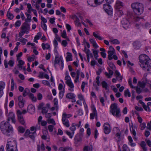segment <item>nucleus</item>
I'll return each instance as SVG.
<instances>
[{
  "instance_id": "1",
  "label": "nucleus",
  "mask_w": 151,
  "mask_h": 151,
  "mask_svg": "<svg viewBox=\"0 0 151 151\" xmlns=\"http://www.w3.org/2000/svg\"><path fill=\"white\" fill-rule=\"evenodd\" d=\"M9 116L6 121H3L0 124V128L1 132L4 135L8 137L11 136L13 134L14 130L12 126L9 123L11 118L9 115Z\"/></svg>"
},
{
  "instance_id": "2",
  "label": "nucleus",
  "mask_w": 151,
  "mask_h": 151,
  "mask_svg": "<svg viewBox=\"0 0 151 151\" xmlns=\"http://www.w3.org/2000/svg\"><path fill=\"white\" fill-rule=\"evenodd\" d=\"M139 64L143 69L147 71H151V60L146 55L142 54L139 57Z\"/></svg>"
},
{
  "instance_id": "3",
  "label": "nucleus",
  "mask_w": 151,
  "mask_h": 151,
  "mask_svg": "<svg viewBox=\"0 0 151 151\" xmlns=\"http://www.w3.org/2000/svg\"><path fill=\"white\" fill-rule=\"evenodd\" d=\"M131 6L135 14L139 15L143 12L144 7L141 3H135L131 4Z\"/></svg>"
},
{
  "instance_id": "4",
  "label": "nucleus",
  "mask_w": 151,
  "mask_h": 151,
  "mask_svg": "<svg viewBox=\"0 0 151 151\" xmlns=\"http://www.w3.org/2000/svg\"><path fill=\"white\" fill-rule=\"evenodd\" d=\"M110 112L114 116L117 117H119L120 115V110L119 108H118L116 103L112 104L110 106Z\"/></svg>"
},
{
  "instance_id": "5",
  "label": "nucleus",
  "mask_w": 151,
  "mask_h": 151,
  "mask_svg": "<svg viewBox=\"0 0 151 151\" xmlns=\"http://www.w3.org/2000/svg\"><path fill=\"white\" fill-rule=\"evenodd\" d=\"M6 149V151H18L16 141L14 140L8 141Z\"/></svg>"
},
{
  "instance_id": "6",
  "label": "nucleus",
  "mask_w": 151,
  "mask_h": 151,
  "mask_svg": "<svg viewBox=\"0 0 151 151\" xmlns=\"http://www.w3.org/2000/svg\"><path fill=\"white\" fill-rule=\"evenodd\" d=\"M114 0H105L108 4H105L103 5V8L105 12L109 15H111L113 13V9L109 4L113 2Z\"/></svg>"
},
{
  "instance_id": "7",
  "label": "nucleus",
  "mask_w": 151,
  "mask_h": 151,
  "mask_svg": "<svg viewBox=\"0 0 151 151\" xmlns=\"http://www.w3.org/2000/svg\"><path fill=\"white\" fill-rule=\"evenodd\" d=\"M91 108L93 110V113L90 114V118L91 119H93L94 116H95L96 119V120H98V116L97 112L96 109L93 105H92L91 106Z\"/></svg>"
},
{
  "instance_id": "8",
  "label": "nucleus",
  "mask_w": 151,
  "mask_h": 151,
  "mask_svg": "<svg viewBox=\"0 0 151 151\" xmlns=\"http://www.w3.org/2000/svg\"><path fill=\"white\" fill-rule=\"evenodd\" d=\"M104 132L106 134H109L111 131L110 126L107 122L105 123L104 125Z\"/></svg>"
},
{
  "instance_id": "9",
  "label": "nucleus",
  "mask_w": 151,
  "mask_h": 151,
  "mask_svg": "<svg viewBox=\"0 0 151 151\" xmlns=\"http://www.w3.org/2000/svg\"><path fill=\"white\" fill-rule=\"evenodd\" d=\"M122 27L125 29H127L130 26L128 20L126 18L123 19L121 21Z\"/></svg>"
},
{
  "instance_id": "10",
  "label": "nucleus",
  "mask_w": 151,
  "mask_h": 151,
  "mask_svg": "<svg viewBox=\"0 0 151 151\" xmlns=\"http://www.w3.org/2000/svg\"><path fill=\"white\" fill-rule=\"evenodd\" d=\"M27 111L31 114L34 113L35 111V108L32 105H29L27 108Z\"/></svg>"
},
{
  "instance_id": "11",
  "label": "nucleus",
  "mask_w": 151,
  "mask_h": 151,
  "mask_svg": "<svg viewBox=\"0 0 151 151\" xmlns=\"http://www.w3.org/2000/svg\"><path fill=\"white\" fill-rule=\"evenodd\" d=\"M124 6L123 3L121 1L117 0L116 1L115 5V8L116 9H119Z\"/></svg>"
},
{
  "instance_id": "12",
  "label": "nucleus",
  "mask_w": 151,
  "mask_h": 151,
  "mask_svg": "<svg viewBox=\"0 0 151 151\" xmlns=\"http://www.w3.org/2000/svg\"><path fill=\"white\" fill-rule=\"evenodd\" d=\"M5 86V83L3 81H0V98L3 94V89Z\"/></svg>"
},
{
  "instance_id": "13",
  "label": "nucleus",
  "mask_w": 151,
  "mask_h": 151,
  "mask_svg": "<svg viewBox=\"0 0 151 151\" xmlns=\"http://www.w3.org/2000/svg\"><path fill=\"white\" fill-rule=\"evenodd\" d=\"M30 28L29 24L26 22L23 23L21 27L22 30L24 31L25 30H29Z\"/></svg>"
},
{
  "instance_id": "14",
  "label": "nucleus",
  "mask_w": 151,
  "mask_h": 151,
  "mask_svg": "<svg viewBox=\"0 0 151 151\" xmlns=\"http://www.w3.org/2000/svg\"><path fill=\"white\" fill-rule=\"evenodd\" d=\"M40 148L42 151H44L45 150V145L43 142L42 141L41 145H37V151H40Z\"/></svg>"
},
{
  "instance_id": "15",
  "label": "nucleus",
  "mask_w": 151,
  "mask_h": 151,
  "mask_svg": "<svg viewBox=\"0 0 151 151\" xmlns=\"http://www.w3.org/2000/svg\"><path fill=\"white\" fill-rule=\"evenodd\" d=\"M115 73L116 75V78L117 80L118 81L120 80L122 81L123 79V77L120 74L118 70H116L115 71Z\"/></svg>"
},
{
  "instance_id": "16",
  "label": "nucleus",
  "mask_w": 151,
  "mask_h": 151,
  "mask_svg": "<svg viewBox=\"0 0 151 151\" xmlns=\"http://www.w3.org/2000/svg\"><path fill=\"white\" fill-rule=\"evenodd\" d=\"M9 116H10L11 119L12 123L15 124L16 122V121L15 119V115L13 113L11 112H10L9 114Z\"/></svg>"
},
{
  "instance_id": "17",
  "label": "nucleus",
  "mask_w": 151,
  "mask_h": 151,
  "mask_svg": "<svg viewBox=\"0 0 151 151\" xmlns=\"http://www.w3.org/2000/svg\"><path fill=\"white\" fill-rule=\"evenodd\" d=\"M66 97L67 98L71 99L75 98L76 97V95L73 93H67Z\"/></svg>"
},
{
  "instance_id": "18",
  "label": "nucleus",
  "mask_w": 151,
  "mask_h": 151,
  "mask_svg": "<svg viewBox=\"0 0 151 151\" xmlns=\"http://www.w3.org/2000/svg\"><path fill=\"white\" fill-rule=\"evenodd\" d=\"M108 70L109 71V73L107 72H105V74L108 78H110L111 77L110 76H112L113 75L114 72L112 70H111L109 68H108Z\"/></svg>"
},
{
  "instance_id": "19",
  "label": "nucleus",
  "mask_w": 151,
  "mask_h": 151,
  "mask_svg": "<svg viewBox=\"0 0 151 151\" xmlns=\"http://www.w3.org/2000/svg\"><path fill=\"white\" fill-rule=\"evenodd\" d=\"M133 45L135 49H139L140 47V42L138 41L134 42Z\"/></svg>"
},
{
  "instance_id": "20",
  "label": "nucleus",
  "mask_w": 151,
  "mask_h": 151,
  "mask_svg": "<svg viewBox=\"0 0 151 151\" xmlns=\"http://www.w3.org/2000/svg\"><path fill=\"white\" fill-rule=\"evenodd\" d=\"M41 36L42 34L41 32H39L38 33L35 37L34 41L37 43L38 41H37V40H38L41 37Z\"/></svg>"
},
{
  "instance_id": "21",
  "label": "nucleus",
  "mask_w": 151,
  "mask_h": 151,
  "mask_svg": "<svg viewBox=\"0 0 151 151\" xmlns=\"http://www.w3.org/2000/svg\"><path fill=\"white\" fill-rule=\"evenodd\" d=\"M92 149L93 146L92 145H90L89 147L86 146L83 149V151H92Z\"/></svg>"
},
{
  "instance_id": "22",
  "label": "nucleus",
  "mask_w": 151,
  "mask_h": 151,
  "mask_svg": "<svg viewBox=\"0 0 151 151\" xmlns=\"http://www.w3.org/2000/svg\"><path fill=\"white\" fill-rule=\"evenodd\" d=\"M42 49L45 50L46 49H48L50 47V45L48 43L45 44L44 43H42Z\"/></svg>"
},
{
  "instance_id": "23",
  "label": "nucleus",
  "mask_w": 151,
  "mask_h": 151,
  "mask_svg": "<svg viewBox=\"0 0 151 151\" xmlns=\"http://www.w3.org/2000/svg\"><path fill=\"white\" fill-rule=\"evenodd\" d=\"M67 55L66 58V61L68 62V61H71L72 60V55L71 54L70 52H67Z\"/></svg>"
},
{
  "instance_id": "24",
  "label": "nucleus",
  "mask_w": 151,
  "mask_h": 151,
  "mask_svg": "<svg viewBox=\"0 0 151 151\" xmlns=\"http://www.w3.org/2000/svg\"><path fill=\"white\" fill-rule=\"evenodd\" d=\"M108 58L109 60H111L113 59L112 56V55L115 53V52H114V51L112 52L111 51H109L108 52Z\"/></svg>"
},
{
  "instance_id": "25",
  "label": "nucleus",
  "mask_w": 151,
  "mask_h": 151,
  "mask_svg": "<svg viewBox=\"0 0 151 151\" xmlns=\"http://www.w3.org/2000/svg\"><path fill=\"white\" fill-rule=\"evenodd\" d=\"M18 117V120L20 123L22 125H24L25 124V122L24 120L23 116H19Z\"/></svg>"
},
{
  "instance_id": "26",
  "label": "nucleus",
  "mask_w": 151,
  "mask_h": 151,
  "mask_svg": "<svg viewBox=\"0 0 151 151\" xmlns=\"http://www.w3.org/2000/svg\"><path fill=\"white\" fill-rule=\"evenodd\" d=\"M137 85L140 88L143 89L145 88L146 86V83L144 82L139 81Z\"/></svg>"
},
{
  "instance_id": "27",
  "label": "nucleus",
  "mask_w": 151,
  "mask_h": 151,
  "mask_svg": "<svg viewBox=\"0 0 151 151\" xmlns=\"http://www.w3.org/2000/svg\"><path fill=\"white\" fill-rule=\"evenodd\" d=\"M101 85L103 88H104L106 90H109V89H108V86L107 83L106 81H102L101 82Z\"/></svg>"
},
{
  "instance_id": "28",
  "label": "nucleus",
  "mask_w": 151,
  "mask_h": 151,
  "mask_svg": "<svg viewBox=\"0 0 151 151\" xmlns=\"http://www.w3.org/2000/svg\"><path fill=\"white\" fill-rule=\"evenodd\" d=\"M18 40L19 41L22 43L23 45H25L26 42L27 41V39H25L23 37H20L19 38Z\"/></svg>"
},
{
  "instance_id": "29",
  "label": "nucleus",
  "mask_w": 151,
  "mask_h": 151,
  "mask_svg": "<svg viewBox=\"0 0 151 151\" xmlns=\"http://www.w3.org/2000/svg\"><path fill=\"white\" fill-rule=\"evenodd\" d=\"M29 98L31 99L32 101L34 102H35L37 101L36 98L34 96V95L33 94L30 93L29 94Z\"/></svg>"
},
{
  "instance_id": "30",
  "label": "nucleus",
  "mask_w": 151,
  "mask_h": 151,
  "mask_svg": "<svg viewBox=\"0 0 151 151\" xmlns=\"http://www.w3.org/2000/svg\"><path fill=\"white\" fill-rule=\"evenodd\" d=\"M65 83L70 88H73L74 87L73 84L71 81V80L69 81H66Z\"/></svg>"
},
{
  "instance_id": "31",
  "label": "nucleus",
  "mask_w": 151,
  "mask_h": 151,
  "mask_svg": "<svg viewBox=\"0 0 151 151\" xmlns=\"http://www.w3.org/2000/svg\"><path fill=\"white\" fill-rule=\"evenodd\" d=\"M103 0H94V4L95 5L94 6H96L98 5H100L103 2Z\"/></svg>"
},
{
  "instance_id": "32",
  "label": "nucleus",
  "mask_w": 151,
  "mask_h": 151,
  "mask_svg": "<svg viewBox=\"0 0 151 151\" xmlns=\"http://www.w3.org/2000/svg\"><path fill=\"white\" fill-rule=\"evenodd\" d=\"M108 63L109 65V66L113 70H115L116 69V67L114 65V64L113 63L111 62H109L108 61Z\"/></svg>"
},
{
  "instance_id": "33",
  "label": "nucleus",
  "mask_w": 151,
  "mask_h": 151,
  "mask_svg": "<svg viewBox=\"0 0 151 151\" xmlns=\"http://www.w3.org/2000/svg\"><path fill=\"white\" fill-rule=\"evenodd\" d=\"M7 16L9 19L12 20L14 18L13 15L9 11L7 12Z\"/></svg>"
},
{
  "instance_id": "34",
  "label": "nucleus",
  "mask_w": 151,
  "mask_h": 151,
  "mask_svg": "<svg viewBox=\"0 0 151 151\" xmlns=\"http://www.w3.org/2000/svg\"><path fill=\"white\" fill-rule=\"evenodd\" d=\"M59 56H55V60L54 61V65H55L59 63L61 61L60 59L59 58Z\"/></svg>"
},
{
  "instance_id": "35",
  "label": "nucleus",
  "mask_w": 151,
  "mask_h": 151,
  "mask_svg": "<svg viewBox=\"0 0 151 151\" xmlns=\"http://www.w3.org/2000/svg\"><path fill=\"white\" fill-rule=\"evenodd\" d=\"M124 93L125 97L128 96L129 97H130L131 96V93L128 89H127L126 90L124 91Z\"/></svg>"
},
{
  "instance_id": "36",
  "label": "nucleus",
  "mask_w": 151,
  "mask_h": 151,
  "mask_svg": "<svg viewBox=\"0 0 151 151\" xmlns=\"http://www.w3.org/2000/svg\"><path fill=\"white\" fill-rule=\"evenodd\" d=\"M48 111V107H44L42 108V114H46Z\"/></svg>"
},
{
  "instance_id": "37",
  "label": "nucleus",
  "mask_w": 151,
  "mask_h": 151,
  "mask_svg": "<svg viewBox=\"0 0 151 151\" xmlns=\"http://www.w3.org/2000/svg\"><path fill=\"white\" fill-rule=\"evenodd\" d=\"M48 124H52L54 125H55L56 123L53 119H48L47 120Z\"/></svg>"
},
{
  "instance_id": "38",
  "label": "nucleus",
  "mask_w": 151,
  "mask_h": 151,
  "mask_svg": "<svg viewBox=\"0 0 151 151\" xmlns=\"http://www.w3.org/2000/svg\"><path fill=\"white\" fill-rule=\"evenodd\" d=\"M18 131L20 133H23L25 131V129L22 127L19 126L18 128Z\"/></svg>"
},
{
  "instance_id": "39",
  "label": "nucleus",
  "mask_w": 151,
  "mask_h": 151,
  "mask_svg": "<svg viewBox=\"0 0 151 151\" xmlns=\"http://www.w3.org/2000/svg\"><path fill=\"white\" fill-rule=\"evenodd\" d=\"M43 133L44 134L41 137L42 139L46 140L47 139V136L45 134L48 133L47 131L45 130L43 132Z\"/></svg>"
},
{
  "instance_id": "40",
  "label": "nucleus",
  "mask_w": 151,
  "mask_h": 151,
  "mask_svg": "<svg viewBox=\"0 0 151 151\" xmlns=\"http://www.w3.org/2000/svg\"><path fill=\"white\" fill-rule=\"evenodd\" d=\"M87 3L88 5L91 6L96 7V6H94L93 0H87Z\"/></svg>"
},
{
  "instance_id": "41",
  "label": "nucleus",
  "mask_w": 151,
  "mask_h": 151,
  "mask_svg": "<svg viewBox=\"0 0 151 151\" xmlns=\"http://www.w3.org/2000/svg\"><path fill=\"white\" fill-rule=\"evenodd\" d=\"M27 8L28 9L27 10V12L29 13H31V9H32V8L31 5L30 4L28 3L27 4Z\"/></svg>"
},
{
  "instance_id": "42",
  "label": "nucleus",
  "mask_w": 151,
  "mask_h": 151,
  "mask_svg": "<svg viewBox=\"0 0 151 151\" xmlns=\"http://www.w3.org/2000/svg\"><path fill=\"white\" fill-rule=\"evenodd\" d=\"M29 90L27 88L25 89L23 93V96L24 97H25L27 94L28 92H29Z\"/></svg>"
},
{
  "instance_id": "43",
  "label": "nucleus",
  "mask_w": 151,
  "mask_h": 151,
  "mask_svg": "<svg viewBox=\"0 0 151 151\" xmlns=\"http://www.w3.org/2000/svg\"><path fill=\"white\" fill-rule=\"evenodd\" d=\"M123 151H130L127 146L126 145H124L122 147Z\"/></svg>"
},
{
  "instance_id": "44",
  "label": "nucleus",
  "mask_w": 151,
  "mask_h": 151,
  "mask_svg": "<svg viewBox=\"0 0 151 151\" xmlns=\"http://www.w3.org/2000/svg\"><path fill=\"white\" fill-rule=\"evenodd\" d=\"M93 35L95 38H98L100 40H101L103 39V38L101 37L99 35H97V34L95 32H93Z\"/></svg>"
},
{
  "instance_id": "45",
  "label": "nucleus",
  "mask_w": 151,
  "mask_h": 151,
  "mask_svg": "<svg viewBox=\"0 0 151 151\" xmlns=\"http://www.w3.org/2000/svg\"><path fill=\"white\" fill-rule=\"evenodd\" d=\"M142 107H143L144 109L146 111H148L149 112H150L151 111V110L150 109V108L149 106H147L145 104Z\"/></svg>"
},
{
  "instance_id": "46",
  "label": "nucleus",
  "mask_w": 151,
  "mask_h": 151,
  "mask_svg": "<svg viewBox=\"0 0 151 151\" xmlns=\"http://www.w3.org/2000/svg\"><path fill=\"white\" fill-rule=\"evenodd\" d=\"M136 91L137 93L138 94H139L142 92V90L140 88L137 86L136 88Z\"/></svg>"
},
{
  "instance_id": "47",
  "label": "nucleus",
  "mask_w": 151,
  "mask_h": 151,
  "mask_svg": "<svg viewBox=\"0 0 151 151\" xmlns=\"http://www.w3.org/2000/svg\"><path fill=\"white\" fill-rule=\"evenodd\" d=\"M128 83L129 85L130 86L131 88H135L136 87L135 86H134L132 84V80L131 78H130L128 81Z\"/></svg>"
},
{
  "instance_id": "48",
  "label": "nucleus",
  "mask_w": 151,
  "mask_h": 151,
  "mask_svg": "<svg viewBox=\"0 0 151 151\" xmlns=\"http://www.w3.org/2000/svg\"><path fill=\"white\" fill-rule=\"evenodd\" d=\"M30 134H31V133L29 130L28 129H27L26 130L24 135L25 137H28L29 135Z\"/></svg>"
},
{
  "instance_id": "49",
  "label": "nucleus",
  "mask_w": 151,
  "mask_h": 151,
  "mask_svg": "<svg viewBox=\"0 0 151 151\" xmlns=\"http://www.w3.org/2000/svg\"><path fill=\"white\" fill-rule=\"evenodd\" d=\"M111 42H112L114 44H119L120 43V42L117 39H115L111 41Z\"/></svg>"
},
{
  "instance_id": "50",
  "label": "nucleus",
  "mask_w": 151,
  "mask_h": 151,
  "mask_svg": "<svg viewBox=\"0 0 151 151\" xmlns=\"http://www.w3.org/2000/svg\"><path fill=\"white\" fill-rule=\"evenodd\" d=\"M53 102L54 105L55 106V108L56 110L58 109V99L56 98H55L53 100Z\"/></svg>"
},
{
  "instance_id": "51",
  "label": "nucleus",
  "mask_w": 151,
  "mask_h": 151,
  "mask_svg": "<svg viewBox=\"0 0 151 151\" xmlns=\"http://www.w3.org/2000/svg\"><path fill=\"white\" fill-rule=\"evenodd\" d=\"M35 56L34 55H32L31 57H29L27 59L29 62H31L32 61V59L34 60L35 58Z\"/></svg>"
},
{
  "instance_id": "52",
  "label": "nucleus",
  "mask_w": 151,
  "mask_h": 151,
  "mask_svg": "<svg viewBox=\"0 0 151 151\" xmlns=\"http://www.w3.org/2000/svg\"><path fill=\"white\" fill-rule=\"evenodd\" d=\"M140 125L141 127V129L142 130H143L146 127V124L145 122H143L142 123H141L140 124Z\"/></svg>"
},
{
  "instance_id": "53",
  "label": "nucleus",
  "mask_w": 151,
  "mask_h": 151,
  "mask_svg": "<svg viewBox=\"0 0 151 151\" xmlns=\"http://www.w3.org/2000/svg\"><path fill=\"white\" fill-rule=\"evenodd\" d=\"M21 24V22L20 20H18L15 22L14 25L16 27H19Z\"/></svg>"
},
{
  "instance_id": "54",
  "label": "nucleus",
  "mask_w": 151,
  "mask_h": 151,
  "mask_svg": "<svg viewBox=\"0 0 151 151\" xmlns=\"http://www.w3.org/2000/svg\"><path fill=\"white\" fill-rule=\"evenodd\" d=\"M61 36L64 38H66V33L65 30L63 31V32L61 34Z\"/></svg>"
},
{
  "instance_id": "55",
  "label": "nucleus",
  "mask_w": 151,
  "mask_h": 151,
  "mask_svg": "<svg viewBox=\"0 0 151 151\" xmlns=\"http://www.w3.org/2000/svg\"><path fill=\"white\" fill-rule=\"evenodd\" d=\"M63 124H64L67 127H69L70 126L69 122L68 120H66L65 122L63 123Z\"/></svg>"
},
{
  "instance_id": "56",
  "label": "nucleus",
  "mask_w": 151,
  "mask_h": 151,
  "mask_svg": "<svg viewBox=\"0 0 151 151\" xmlns=\"http://www.w3.org/2000/svg\"><path fill=\"white\" fill-rule=\"evenodd\" d=\"M65 118H68L72 116L70 114H67L65 113H64L63 114Z\"/></svg>"
},
{
  "instance_id": "57",
  "label": "nucleus",
  "mask_w": 151,
  "mask_h": 151,
  "mask_svg": "<svg viewBox=\"0 0 151 151\" xmlns=\"http://www.w3.org/2000/svg\"><path fill=\"white\" fill-rule=\"evenodd\" d=\"M62 45L64 47H66L68 44V43L66 40H63L61 43Z\"/></svg>"
},
{
  "instance_id": "58",
  "label": "nucleus",
  "mask_w": 151,
  "mask_h": 151,
  "mask_svg": "<svg viewBox=\"0 0 151 151\" xmlns=\"http://www.w3.org/2000/svg\"><path fill=\"white\" fill-rule=\"evenodd\" d=\"M53 128L54 126L51 125H49L48 126V129L49 131L50 132H52L53 131Z\"/></svg>"
},
{
  "instance_id": "59",
  "label": "nucleus",
  "mask_w": 151,
  "mask_h": 151,
  "mask_svg": "<svg viewBox=\"0 0 151 151\" xmlns=\"http://www.w3.org/2000/svg\"><path fill=\"white\" fill-rule=\"evenodd\" d=\"M66 27L68 31L69 32L71 29V26L68 24H66Z\"/></svg>"
},
{
  "instance_id": "60",
  "label": "nucleus",
  "mask_w": 151,
  "mask_h": 151,
  "mask_svg": "<svg viewBox=\"0 0 151 151\" xmlns=\"http://www.w3.org/2000/svg\"><path fill=\"white\" fill-rule=\"evenodd\" d=\"M41 27H42L43 29L46 31L47 29V26L46 25L45 23H43V24H42V23H41Z\"/></svg>"
},
{
  "instance_id": "61",
  "label": "nucleus",
  "mask_w": 151,
  "mask_h": 151,
  "mask_svg": "<svg viewBox=\"0 0 151 151\" xmlns=\"http://www.w3.org/2000/svg\"><path fill=\"white\" fill-rule=\"evenodd\" d=\"M42 83L45 85L49 86L50 85L49 82L46 80H43L42 81Z\"/></svg>"
},
{
  "instance_id": "62",
  "label": "nucleus",
  "mask_w": 151,
  "mask_h": 151,
  "mask_svg": "<svg viewBox=\"0 0 151 151\" xmlns=\"http://www.w3.org/2000/svg\"><path fill=\"white\" fill-rule=\"evenodd\" d=\"M14 62L13 60H10L8 62V64L11 67H13L14 66Z\"/></svg>"
},
{
  "instance_id": "63",
  "label": "nucleus",
  "mask_w": 151,
  "mask_h": 151,
  "mask_svg": "<svg viewBox=\"0 0 151 151\" xmlns=\"http://www.w3.org/2000/svg\"><path fill=\"white\" fill-rule=\"evenodd\" d=\"M64 91H60L59 93V96L60 99H61L63 96Z\"/></svg>"
},
{
  "instance_id": "64",
  "label": "nucleus",
  "mask_w": 151,
  "mask_h": 151,
  "mask_svg": "<svg viewBox=\"0 0 151 151\" xmlns=\"http://www.w3.org/2000/svg\"><path fill=\"white\" fill-rule=\"evenodd\" d=\"M64 151H71L72 150V148L71 147H67L64 148Z\"/></svg>"
}]
</instances>
